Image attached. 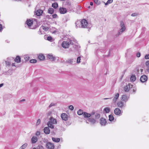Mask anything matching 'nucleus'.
<instances>
[{
	"mask_svg": "<svg viewBox=\"0 0 149 149\" xmlns=\"http://www.w3.org/2000/svg\"><path fill=\"white\" fill-rule=\"evenodd\" d=\"M59 9H63V10H64V9H66L65 8H59Z\"/></svg>",
	"mask_w": 149,
	"mask_h": 149,
	"instance_id": "nucleus-61",
	"label": "nucleus"
},
{
	"mask_svg": "<svg viewBox=\"0 0 149 149\" xmlns=\"http://www.w3.org/2000/svg\"><path fill=\"white\" fill-rule=\"evenodd\" d=\"M136 76L135 75H132L131 76L130 79L131 81H134L136 80Z\"/></svg>",
	"mask_w": 149,
	"mask_h": 149,
	"instance_id": "nucleus-27",
	"label": "nucleus"
},
{
	"mask_svg": "<svg viewBox=\"0 0 149 149\" xmlns=\"http://www.w3.org/2000/svg\"><path fill=\"white\" fill-rule=\"evenodd\" d=\"M59 13L62 14H64L68 12V10H59Z\"/></svg>",
	"mask_w": 149,
	"mask_h": 149,
	"instance_id": "nucleus-31",
	"label": "nucleus"
},
{
	"mask_svg": "<svg viewBox=\"0 0 149 149\" xmlns=\"http://www.w3.org/2000/svg\"><path fill=\"white\" fill-rule=\"evenodd\" d=\"M145 58L146 59H149V54L146 55L145 56Z\"/></svg>",
	"mask_w": 149,
	"mask_h": 149,
	"instance_id": "nucleus-49",
	"label": "nucleus"
},
{
	"mask_svg": "<svg viewBox=\"0 0 149 149\" xmlns=\"http://www.w3.org/2000/svg\"><path fill=\"white\" fill-rule=\"evenodd\" d=\"M118 106L120 108H122L125 107L126 106L125 103H124L122 101H120L118 102L117 103Z\"/></svg>",
	"mask_w": 149,
	"mask_h": 149,
	"instance_id": "nucleus-11",
	"label": "nucleus"
},
{
	"mask_svg": "<svg viewBox=\"0 0 149 149\" xmlns=\"http://www.w3.org/2000/svg\"><path fill=\"white\" fill-rule=\"evenodd\" d=\"M147 67H149V61H147L145 63Z\"/></svg>",
	"mask_w": 149,
	"mask_h": 149,
	"instance_id": "nucleus-47",
	"label": "nucleus"
},
{
	"mask_svg": "<svg viewBox=\"0 0 149 149\" xmlns=\"http://www.w3.org/2000/svg\"><path fill=\"white\" fill-rule=\"evenodd\" d=\"M38 33L39 34H42L41 31H40V29L38 31Z\"/></svg>",
	"mask_w": 149,
	"mask_h": 149,
	"instance_id": "nucleus-54",
	"label": "nucleus"
},
{
	"mask_svg": "<svg viewBox=\"0 0 149 149\" xmlns=\"http://www.w3.org/2000/svg\"><path fill=\"white\" fill-rule=\"evenodd\" d=\"M6 66H9L11 65V63L9 61H5Z\"/></svg>",
	"mask_w": 149,
	"mask_h": 149,
	"instance_id": "nucleus-40",
	"label": "nucleus"
},
{
	"mask_svg": "<svg viewBox=\"0 0 149 149\" xmlns=\"http://www.w3.org/2000/svg\"><path fill=\"white\" fill-rule=\"evenodd\" d=\"M69 109L71 110H73L74 109V107L72 105H70L69 107Z\"/></svg>",
	"mask_w": 149,
	"mask_h": 149,
	"instance_id": "nucleus-44",
	"label": "nucleus"
},
{
	"mask_svg": "<svg viewBox=\"0 0 149 149\" xmlns=\"http://www.w3.org/2000/svg\"><path fill=\"white\" fill-rule=\"evenodd\" d=\"M78 115H83L84 118L89 117L91 116L90 113H88L86 112H84L83 110L81 109L79 110L77 112Z\"/></svg>",
	"mask_w": 149,
	"mask_h": 149,
	"instance_id": "nucleus-4",
	"label": "nucleus"
},
{
	"mask_svg": "<svg viewBox=\"0 0 149 149\" xmlns=\"http://www.w3.org/2000/svg\"><path fill=\"white\" fill-rule=\"evenodd\" d=\"M55 105V104L53 103H51L49 106V107L50 108L52 106H54Z\"/></svg>",
	"mask_w": 149,
	"mask_h": 149,
	"instance_id": "nucleus-50",
	"label": "nucleus"
},
{
	"mask_svg": "<svg viewBox=\"0 0 149 149\" xmlns=\"http://www.w3.org/2000/svg\"><path fill=\"white\" fill-rule=\"evenodd\" d=\"M137 15L138 14L137 13H134L132 14L131 16L132 17H134L137 16Z\"/></svg>",
	"mask_w": 149,
	"mask_h": 149,
	"instance_id": "nucleus-51",
	"label": "nucleus"
},
{
	"mask_svg": "<svg viewBox=\"0 0 149 149\" xmlns=\"http://www.w3.org/2000/svg\"><path fill=\"white\" fill-rule=\"evenodd\" d=\"M49 127H45L44 128L43 130L44 133L46 134H48L50 132V130L49 129Z\"/></svg>",
	"mask_w": 149,
	"mask_h": 149,
	"instance_id": "nucleus-19",
	"label": "nucleus"
},
{
	"mask_svg": "<svg viewBox=\"0 0 149 149\" xmlns=\"http://www.w3.org/2000/svg\"><path fill=\"white\" fill-rule=\"evenodd\" d=\"M119 95V93H117L115 94L113 100L112 102L113 103H116L117 100L118 99Z\"/></svg>",
	"mask_w": 149,
	"mask_h": 149,
	"instance_id": "nucleus-18",
	"label": "nucleus"
},
{
	"mask_svg": "<svg viewBox=\"0 0 149 149\" xmlns=\"http://www.w3.org/2000/svg\"><path fill=\"white\" fill-rule=\"evenodd\" d=\"M109 120L110 121H112L114 120V117L113 116L111 115H109Z\"/></svg>",
	"mask_w": 149,
	"mask_h": 149,
	"instance_id": "nucleus-29",
	"label": "nucleus"
},
{
	"mask_svg": "<svg viewBox=\"0 0 149 149\" xmlns=\"http://www.w3.org/2000/svg\"><path fill=\"white\" fill-rule=\"evenodd\" d=\"M37 62V60L36 59H31L30 61V62L31 63H36Z\"/></svg>",
	"mask_w": 149,
	"mask_h": 149,
	"instance_id": "nucleus-39",
	"label": "nucleus"
},
{
	"mask_svg": "<svg viewBox=\"0 0 149 149\" xmlns=\"http://www.w3.org/2000/svg\"><path fill=\"white\" fill-rule=\"evenodd\" d=\"M58 6V4L56 2L53 3L52 4V6L55 9Z\"/></svg>",
	"mask_w": 149,
	"mask_h": 149,
	"instance_id": "nucleus-30",
	"label": "nucleus"
},
{
	"mask_svg": "<svg viewBox=\"0 0 149 149\" xmlns=\"http://www.w3.org/2000/svg\"><path fill=\"white\" fill-rule=\"evenodd\" d=\"M57 123V120L51 117L50 118L49 120L47 123V125L51 128L53 129L54 128V126L53 124H56Z\"/></svg>",
	"mask_w": 149,
	"mask_h": 149,
	"instance_id": "nucleus-3",
	"label": "nucleus"
},
{
	"mask_svg": "<svg viewBox=\"0 0 149 149\" xmlns=\"http://www.w3.org/2000/svg\"><path fill=\"white\" fill-rule=\"evenodd\" d=\"M2 29V25L0 24V31Z\"/></svg>",
	"mask_w": 149,
	"mask_h": 149,
	"instance_id": "nucleus-55",
	"label": "nucleus"
},
{
	"mask_svg": "<svg viewBox=\"0 0 149 149\" xmlns=\"http://www.w3.org/2000/svg\"><path fill=\"white\" fill-rule=\"evenodd\" d=\"M113 0H108L106 3H105V5H107L113 2Z\"/></svg>",
	"mask_w": 149,
	"mask_h": 149,
	"instance_id": "nucleus-35",
	"label": "nucleus"
},
{
	"mask_svg": "<svg viewBox=\"0 0 149 149\" xmlns=\"http://www.w3.org/2000/svg\"><path fill=\"white\" fill-rule=\"evenodd\" d=\"M27 143H25L22 146L23 148L24 149L27 146Z\"/></svg>",
	"mask_w": 149,
	"mask_h": 149,
	"instance_id": "nucleus-43",
	"label": "nucleus"
},
{
	"mask_svg": "<svg viewBox=\"0 0 149 149\" xmlns=\"http://www.w3.org/2000/svg\"><path fill=\"white\" fill-rule=\"evenodd\" d=\"M90 5L91 6H93V2H90Z\"/></svg>",
	"mask_w": 149,
	"mask_h": 149,
	"instance_id": "nucleus-60",
	"label": "nucleus"
},
{
	"mask_svg": "<svg viewBox=\"0 0 149 149\" xmlns=\"http://www.w3.org/2000/svg\"><path fill=\"white\" fill-rule=\"evenodd\" d=\"M61 117L62 119L63 120L66 121L68 120V116L66 113H62L61 115Z\"/></svg>",
	"mask_w": 149,
	"mask_h": 149,
	"instance_id": "nucleus-17",
	"label": "nucleus"
},
{
	"mask_svg": "<svg viewBox=\"0 0 149 149\" xmlns=\"http://www.w3.org/2000/svg\"><path fill=\"white\" fill-rule=\"evenodd\" d=\"M81 7L80 6H77V8L79 9H81Z\"/></svg>",
	"mask_w": 149,
	"mask_h": 149,
	"instance_id": "nucleus-57",
	"label": "nucleus"
},
{
	"mask_svg": "<svg viewBox=\"0 0 149 149\" xmlns=\"http://www.w3.org/2000/svg\"><path fill=\"white\" fill-rule=\"evenodd\" d=\"M94 1L95 3L99 5L100 3V2L99 0H94Z\"/></svg>",
	"mask_w": 149,
	"mask_h": 149,
	"instance_id": "nucleus-37",
	"label": "nucleus"
},
{
	"mask_svg": "<svg viewBox=\"0 0 149 149\" xmlns=\"http://www.w3.org/2000/svg\"><path fill=\"white\" fill-rule=\"evenodd\" d=\"M76 59H70L68 60L66 62L70 64H74L76 63Z\"/></svg>",
	"mask_w": 149,
	"mask_h": 149,
	"instance_id": "nucleus-10",
	"label": "nucleus"
},
{
	"mask_svg": "<svg viewBox=\"0 0 149 149\" xmlns=\"http://www.w3.org/2000/svg\"><path fill=\"white\" fill-rule=\"evenodd\" d=\"M3 85V84L2 83L0 84V88L2 87Z\"/></svg>",
	"mask_w": 149,
	"mask_h": 149,
	"instance_id": "nucleus-59",
	"label": "nucleus"
},
{
	"mask_svg": "<svg viewBox=\"0 0 149 149\" xmlns=\"http://www.w3.org/2000/svg\"><path fill=\"white\" fill-rule=\"evenodd\" d=\"M47 57L52 61H54L55 59V58L53 57V56L50 54H48L47 56Z\"/></svg>",
	"mask_w": 149,
	"mask_h": 149,
	"instance_id": "nucleus-22",
	"label": "nucleus"
},
{
	"mask_svg": "<svg viewBox=\"0 0 149 149\" xmlns=\"http://www.w3.org/2000/svg\"><path fill=\"white\" fill-rule=\"evenodd\" d=\"M140 70H141V72H143V69H141Z\"/></svg>",
	"mask_w": 149,
	"mask_h": 149,
	"instance_id": "nucleus-64",
	"label": "nucleus"
},
{
	"mask_svg": "<svg viewBox=\"0 0 149 149\" xmlns=\"http://www.w3.org/2000/svg\"><path fill=\"white\" fill-rule=\"evenodd\" d=\"M39 59L40 60H43L45 58V56L42 54H40L38 56Z\"/></svg>",
	"mask_w": 149,
	"mask_h": 149,
	"instance_id": "nucleus-26",
	"label": "nucleus"
},
{
	"mask_svg": "<svg viewBox=\"0 0 149 149\" xmlns=\"http://www.w3.org/2000/svg\"><path fill=\"white\" fill-rule=\"evenodd\" d=\"M48 140L46 139H43V141L46 143V147L48 149H54V146L53 143L50 142H47Z\"/></svg>",
	"mask_w": 149,
	"mask_h": 149,
	"instance_id": "nucleus-5",
	"label": "nucleus"
},
{
	"mask_svg": "<svg viewBox=\"0 0 149 149\" xmlns=\"http://www.w3.org/2000/svg\"><path fill=\"white\" fill-rule=\"evenodd\" d=\"M77 40L73 39H68L66 41H63L62 44V46L64 48H68L70 45H73L74 42H76Z\"/></svg>",
	"mask_w": 149,
	"mask_h": 149,
	"instance_id": "nucleus-2",
	"label": "nucleus"
},
{
	"mask_svg": "<svg viewBox=\"0 0 149 149\" xmlns=\"http://www.w3.org/2000/svg\"><path fill=\"white\" fill-rule=\"evenodd\" d=\"M24 59L25 61H27L30 59V57L28 55H26L24 56Z\"/></svg>",
	"mask_w": 149,
	"mask_h": 149,
	"instance_id": "nucleus-34",
	"label": "nucleus"
},
{
	"mask_svg": "<svg viewBox=\"0 0 149 149\" xmlns=\"http://www.w3.org/2000/svg\"><path fill=\"white\" fill-rule=\"evenodd\" d=\"M90 114L91 115V116L95 115V118L97 119H99L100 117V114L99 113H97L96 111H93Z\"/></svg>",
	"mask_w": 149,
	"mask_h": 149,
	"instance_id": "nucleus-8",
	"label": "nucleus"
},
{
	"mask_svg": "<svg viewBox=\"0 0 149 149\" xmlns=\"http://www.w3.org/2000/svg\"><path fill=\"white\" fill-rule=\"evenodd\" d=\"M37 149H44V148L42 146L39 145L37 147Z\"/></svg>",
	"mask_w": 149,
	"mask_h": 149,
	"instance_id": "nucleus-38",
	"label": "nucleus"
},
{
	"mask_svg": "<svg viewBox=\"0 0 149 149\" xmlns=\"http://www.w3.org/2000/svg\"><path fill=\"white\" fill-rule=\"evenodd\" d=\"M88 25L87 20L85 19H83L81 21V28H87Z\"/></svg>",
	"mask_w": 149,
	"mask_h": 149,
	"instance_id": "nucleus-7",
	"label": "nucleus"
},
{
	"mask_svg": "<svg viewBox=\"0 0 149 149\" xmlns=\"http://www.w3.org/2000/svg\"><path fill=\"white\" fill-rule=\"evenodd\" d=\"M120 26L121 27V29H120L118 33L116 34V36H118L119 35L121 34L125 30V26L124 24V23L123 22H121Z\"/></svg>",
	"mask_w": 149,
	"mask_h": 149,
	"instance_id": "nucleus-6",
	"label": "nucleus"
},
{
	"mask_svg": "<svg viewBox=\"0 0 149 149\" xmlns=\"http://www.w3.org/2000/svg\"><path fill=\"white\" fill-rule=\"evenodd\" d=\"M81 58L80 57H78L77 58V63H79L80 62Z\"/></svg>",
	"mask_w": 149,
	"mask_h": 149,
	"instance_id": "nucleus-42",
	"label": "nucleus"
},
{
	"mask_svg": "<svg viewBox=\"0 0 149 149\" xmlns=\"http://www.w3.org/2000/svg\"><path fill=\"white\" fill-rule=\"evenodd\" d=\"M140 54L139 52L137 53L136 54V56L138 57H139L140 56Z\"/></svg>",
	"mask_w": 149,
	"mask_h": 149,
	"instance_id": "nucleus-52",
	"label": "nucleus"
},
{
	"mask_svg": "<svg viewBox=\"0 0 149 149\" xmlns=\"http://www.w3.org/2000/svg\"><path fill=\"white\" fill-rule=\"evenodd\" d=\"M121 112V110L118 108H116L114 110V113L117 115L120 116Z\"/></svg>",
	"mask_w": 149,
	"mask_h": 149,
	"instance_id": "nucleus-15",
	"label": "nucleus"
},
{
	"mask_svg": "<svg viewBox=\"0 0 149 149\" xmlns=\"http://www.w3.org/2000/svg\"><path fill=\"white\" fill-rule=\"evenodd\" d=\"M76 27L77 28L81 27V21H77L75 23Z\"/></svg>",
	"mask_w": 149,
	"mask_h": 149,
	"instance_id": "nucleus-21",
	"label": "nucleus"
},
{
	"mask_svg": "<svg viewBox=\"0 0 149 149\" xmlns=\"http://www.w3.org/2000/svg\"><path fill=\"white\" fill-rule=\"evenodd\" d=\"M40 134V132L39 131H37L36 133V135L37 136H39Z\"/></svg>",
	"mask_w": 149,
	"mask_h": 149,
	"instance_id": "nucleus-53",
	"label": "nucleus"
},
{
	"mask_svg": "<svg viewBox=\"0 0 149 149\" xmlns=\"http://www.w3.org/2000/svg\"><path fill=\"white\" fill-rule=\"evenodd\" d=\"M147 76L145 75H143L141 77L140 80L142 83H144L147 81Z\"/></svg>",
	"mask_w": 149,
	"mask_h": 149,
	"instance_id": "nucleus-13",
	"label": "nucleus"
},
{
	"mask_svg": "<svg viewBox=\"0 0 149 149\" xmlns=\"http://www.w3.org/2000/svg\"><path fill=\"white\" fill-rule=\"evenodd\" d=\"M34 14L35 15H36L37 16H40L41 15L43 12V11L42 10H36Z\"/></svg>",
	"mask_w": 149,
	"mask_h": 149,
	"instance_id": "nucleus-16",
	"label": "nucleus"
},
{
	"mask_svg": "<svg viewBox=\"0 0 149 149\" xmlns=\"http://www.w3.org/2000/svg\"><path fill=\"white\" fill-rule=\"evenodd\" d=\"M54 10H48V12L51 14H52L54 12Z\"/></svg>",
	"mask_w": 149,
	"mask_h": 149,
	"instance_id": "nucleus-46",
	"label": "nucleus"
},
{
	"mask_svg": "<svg viewBox=\"0 0 149 149\" xmlns=\"http://www.w3.org/2000/svg\"><path fill=\"white\" fill-rule=\"evenodd\" d=\"M40 28L43 29V30H45V31H47L48 30V27H47L46 26H42Z\"/></svg>",
	"mask_w": 149,
	"mask_h": 149,
	"instance_id": "nucleus-32",
	"label": "nucleus"
},
{
	"mask_svg": "<svg viewBox=\"0 0 149 149\" xmlns=\"http://www.w3.org/2000/svg\"><path fill=\"white\" fill-rule=\"evenodd\" d=\"M12 66L17 67V66L15 65V63H12Z\"/></svg>",
	"mask_w": 149,
	"mask_h": 149,
	"instance_id": "nucleus-56",
	"label": "nucleus"
},
{
	"mask_svg": "<svg viewBox=\"0 0 149 149\" xmlns=\"http://www.w3.org/2000/svg\"><path fill=\"white\" fill-rule=\"evenodd\" d=\"M6 42L8 43H9L10 42V41L7 40H6Z\"/></svg>",
	"mask_w": 149,
	"mask_h": 149,
	"instance_id": "nucleus-62",
	"label": "nucleus"
},
{
	"mask_svg": "<svg viewBox=\"0 0 149 149\" xmlns=\"http://www.w3.org/2000/svg\"><path fill=\"white\" fill-rule=\"evenodd\" d=\"M3 74L6 75H11L12 74L11 71L10 70H9L8 71L4 72Z\"/></svg>",
	"mask_w": 149,
	"mask_h": 149,
	"instance_id": "nucleus-28",
	"label": "nucleus"
},
{
	"mask_svg": "<svg viewBox=\"0 0 149 149\" xmlns=\"http://www.w3.org/2000/svg\"><path fill=\"white\" fill-rule=\"evenodd\" d=\"M14 60L17 63H19L21 62V58L19 56H17Z\"/></svg>",
	"mask_w": 149,
	"mask_h": 149,
	"instance_id": "nucleus-24",
	"label": "nucleus"
},
{
	"mask_svg": "<svg viewBox=\"0 0 149 149\" xmlns=\"http://www.w3.org/2000/svg\"><path fill=\"white\" fill-rule=\"evenodd\" d=\"M52 141L56 142H58L60 141V139L59 138H54V137H52Z\"/></svg>",
	"mask_w": 149,
	"mask_h": 149,
	"instance_id": "nucleus-25",
	"label": "nucleus"
},
{
	"mask_svg": "<svg viewBox=\"0 0 149 149\" xmlns=\"http://www.w3.org/2000/svg\"><path fill=\"white\" fill-rule=\"evenodd\" d=\"M100 124L102 126H105L107 123L106 119L103 118H101L100 119Z\"/></svg>",
	"mask_w": 149,
	"mask_h": 149,
	"instance_id": "nucleus-12",
	"label": "nucleus"
},
{
	"mask_svg": "<svg viewBox=\"0 0 149 149\" xmlns=\"http://www.w3.org/2000/svg\"><path fill=\"white\" fill-rule=\"evenodd\" d=\"M104 111L106 113H108L110 111V109L108 107H106L104 109Z\"/></svg>",
	"mask_w": 149,
	"mask_h": 149,
	"instance_id": "nucleus-33",
	"label": "nucleus"
},
{
	"mask_svg": "<svg viewBox=\"0 0 149 149\" xmlns=\"http://www.w3.org/2000/svg\"><path fill=\"white\" fill-rule=\"evenodd\" d=\"M19 149H24L21 146Z\"/></svg>",
	"mask_w": 149,
	"mask_h": 149,
	"instance_id": "nucleus-63",
	"label": "nucleus"
},
{
	"mask_svg": "<svg viewBox=\"0 0 149 149\" xmlns=\"http://www.w3.org/2000/svg\"><path fill=\"white\" fill-rule=\"evenodd\" d=\"M147 71L149 73V67H147Z\"/></svg>",
	"mask_w": 149,
	"mask_h": 149,
	"instance_id": "nucleus-58",
	"label": "nucleus"
},
{
	"mask_svg": "<svg viewBox=\"0 0 149 149\" xmlns=\"http://www.w3.org/2000/svg\"><path fill=\"white\" fill-rule=\"evenodd\" d=\"M129 98V97L127 96L126 95H123L122 97V100L126 103L128 100Z\"/></svg>",
	"mask_w": 149,
	"mask_h": 149,
	"instance_id": "nucleus-14",
	"label": "nucleus"
},
{
	"mask_svg": "<svg viewBox=\"0 0 149 149\" xmlns=\"http://www.w3.org/2000/svg\"><path fill=\"white\" fill-rule=\"evenodd\" d=\"M53 18H55L58 17L57 15L56 14H54L52 15Z\"/></svg>",
	"mask_w": 149,
	"mask_h": 149,
	"instance_id": "nucleus-45",
	"label": "nucleus"
},
{
	"mask_svg": "<svg viewBox=\"0 0 149 149\" xmlns=\"http://www.w3.org/2000/svg\"><path fill=\"white\" fill-rule=\"evenodd\" d=\"M133 85L130 84H129L128 85H127L124 88V90L125 92H128L130 88H132Z\"/></svg>",
	"mask_w": 149,
	"mask_h": 149,
	"instance_id": "nucleus-9",
	"label": "nucleus"
},
{
	"mask_svg": "<svg viewBox=\"0 0 149 149\" xmlns=\"http://www.w3.org/2000/svg\"><path fill=\"white\" fill-rule=\"evenodd\" d=\"M40 123V119H38L36 123V125H39Z\"/></svg>",
	"mask_w": 149,
	"mask_h": 149,
	"instance_id": "nucleus-48",
	"label": "nucleus"
},
{
	"mask_svg": "<svg viewBox=\"0 0 149 149\" xmlns=\"http://www.w3.org/2000/svg\"><path fill=\"white\" fill-rule=\"evenodd\" d=\"M85 118H87L88 120L92 123L94 124L96 122V120L94 118H91V117H86Z\"/></svg>",
	"mask_w": 149,
	"mask_h": 149,
	"instance_id": "nucleus-20",
	"label": "nucleus"
},
{
	"mask_svg": "<svg viewBox=\"0 0 149 149\" xmlns=\"http://www.w3.org/2000/svg\"><path fill=\"white\" fill-rule=\"evenodd\" d=\"M47 40H48V41H50L51 42H52V38L51 36H47Z\"/></svg>",
	"mask_w": 149,
	"mask_h": 149,
	"instance_id": "nucleus-36",
	"label": "nucleus"
},
{
	"mask_svg": "<svg viewBox=\"0 0 149 149\" xmlns=\"http://www.w3.org/2000/svg\"><path fill=\"white\" fill-rule=\"evenodd\" d=\"M74 12L77 14H80L82 13L80 11V10H76V11H74Z\"/></svg>",
	"mask_w": 149,
	"mask_h": 149,
	"instance_id": "nucleus-41",
	"label": "nucleus"
},
{
	"mask_svg": "<svg viewBox=\"0 0 149 149\" xmlns=\"http://www.w3.org/2000/svg\"><path fill=\"white\" fill-rule=\"evenodd\" d=\"M31 140L32 143H35L37 141L38 139L36 136H33L32 137Z\"/></svg>",
	"mask_w": 149,
	"mask_h": 149,
	"instance_id": "nucleus-23",
	"label": "nucleus"
},
{
	"mask_svg": "<svg viewBox=\"0 0 149 149\" xmlns=\"http://www.w3.org/2000/svg\"><path fill=\"white\" fill-rule=\"evenodd\" d=\"M26 23L29 29H33L37 27V19H27Z\"/></svg>",
	"mask_w": 149,
	"mask_h": 149,
	"instance_id": "nucleus-1",
	"label": "nucleus"
}]
</instances>
